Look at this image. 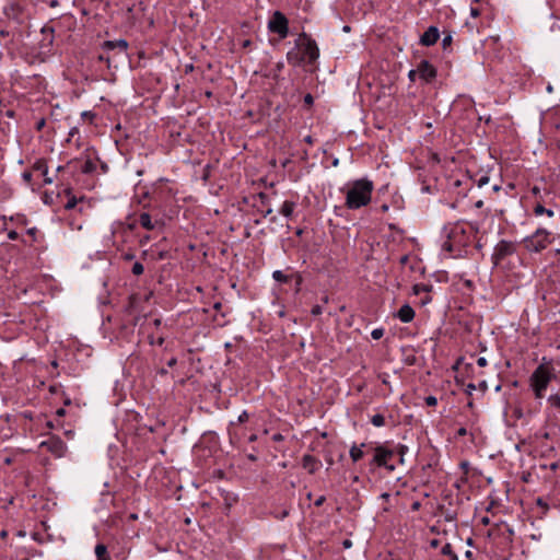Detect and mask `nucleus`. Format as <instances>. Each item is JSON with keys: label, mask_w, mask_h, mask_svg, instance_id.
<instances>
[{"label": "nucleus", "mask_w": 560, "mask_h": 560, "mask_svg": "<svg viewBox=\"0 0 560 560\" xmlns=\"http://www.w3.org/2000/svg\"><path fill=\"white\" fill-rule=\"evenodd\" d=\"M431 301H432L431 296L429 295V293H427V295H425V296H423V298L421 299V304H422V305H427V304H429Z\"/></svg>", "instance_id": "49"}, {"label": "nucleus", "mask_w": 560, "mask_h": 560, "mask_svg": "<svg viewBox=\"0 0 560 560\" xmlns=\"http://www.w3.org/2000/svg\"><path fill=\"white\" fill-rule=\"evenodd\" d=\"M8 238L11 241L19 240V233L14 230L8 232Z\"/></svg>", "instance_id": "39"}, {"label": "nucleus", "mask_w": 560, "mask_h": 560, "mask_svg": "<svg viewBox=\"0 0 560 560\" xmlns=\"http://www.w3.org/2000/svg\"><path fill=\"white\" fill-rule=\"evenodd\" d=\"M441 552L445 556H448L451 558V560H458V557L457 555L453 551V548L451 546V544H445L442 549H441Z\"/></svg>", "instance_id": "25"}, {"label": "nucleus", "mask_w": 560, "mask_h": 560, "mask_svg": "<svg viewBox=\"0 0 560 560\" xmlns=\"http://www.w3.org/2000/svg\"><path fill=\"white\" fill-rule=\"evenodd\" d=\"M500 189H501V186H500L499 184H494V185L492 186V191H493V192H498Z\"/></svg>", "instance_id": "59"}, {"label": "nucleus", "mask_w": 560, "mask_h": 560, "mask_svg": "<svg viewBox=\"0 0 560 560\" xmlns=\"http://www.w3.org/2000/svg\"><path fill=\"white\" fill-rule=\"evenodd\" d=\"M533 213L536 217H540L542 214H547L549 218L555 215V211L552 209H547L542 206L541 202L537 201L533 207Z\"/></svg>", "instance_id": "19"}, {"label": "nucleus", "mask_w": 560, "mask_h": 560, "mask_svg": "<svg viewBox=\"0 0 560 560\" xmlns=\"http://www.w3.org/2000/svg\"><path fill=\"white\" fill-rule=\"evenodd\" d=\"M32 176H33V175H32V173H31V172H24V173L22 174V178H23L26 183H31V180H32Z\"/></svg>", "instance_id": "45"}, {"label": "nucleus", "mask_w": 560, "mask_h": 560, "mask_svg": "<svg viewBox=\"0 0 560 560\" xmlns=\"http://www.w3.org/2000/svg\"><path fill=\"white\" fill-rule=\"evenodd\" d=\"M552 242L551 233L546 229H537L532 235L524 238V246L530 253H540Z\"/></svg>", "instance_id": "4"}, {"label": "nucleus", "mask_w": 560, "mask_h": 560, "mask_svg": "<svg viewBox=\"0 0 560 560\" xmlns=\"http://www.w3.org/2000/svg\"><path fill=\"white\" fill-rule=\"evenodd\" d=\"M319 58L316 40L307 33H301L294 40V47L287 52V60L293 67L313 65Z\"/></svg>", "instance_id": "2"}, {"label": "nucleus", "mask_w": 560, "mask_h": 560, "mask_svg": "<svg viewBox=\"0 0 560 560\" xmlns=\"http://www.w3.org/2000/svg\"><path fill=\"white\" fill-rule=\"evenodd\" d=\"M476 388H477V386L474 383H469V384L466 385L465 393L468 396H471L472 392L476 390Z\"/></svg>", "instance_id": "36"}, {"label": "nucleus", "mask_w": 560, "mask_h": 560, "mask_svg": "<svg viewBox=\"0 0 560 560\" xmlns=\"http://www.w3.org/2000/svg\"><path fill=\"white\" fill-rule=\"evenodd\" d=\"M320 462L313 455L305 454L302 457V466L307 469L310 474H315L319 468Z\"/></svg>", "instance_id": "14"}, {"label": "nucleus", "mask_w": 560, "mask_h": 560, "mask_svg": "<svg viewBox=\"0 0 560 560\" xmlns=\"http://www.w3.org/2000/svg\"><path fill=\"white\" fill-rule=\"evenodd\" d=\"M114 56H115V55H114V54H112V52H105V51H104V54H101V55L98 56V60H100V61H105V62L107 63V66H108V67H110V61H112V59L114 58Z\"/></svg>", "instance_id": "29"}, {"label": "nucleus", "mask_w": 560, "mask_h": 560, "mask_svg": "<svg viewBox=\"0 0 560 560\" xmlns=\"http://www.w3.org/2000/svg\"><path fill=\"white\" fill-rule=\"evenodd\" d=\"M96 560H112L107 547L104 544H97L95 546Z\"/></svg>", "instance_id": "20"}, {"label": "nucleus", "mask_w": 560, "mask_h": 560, "mask_svg": "<svg viewBox=\"0 0 560 560\" xmlns=\"http://www.w3.org/2000/svg\"><path fill=\"white\" fill-rule=\"evenodd\" d=\"M33 170L39 172L44 177V184L49 185L52 183V178L48 176V166L47 162L43 159L37 160L33 164Z\"/></svg>", "instance_id": "15"}, {"label": "nucleus", "mask_w": 560, "mask_h": 560, "mask_svg": "<svg viewBox=\"0 0 560 560\" xmlns=\"http://www.w3.org/2000/svg\"><path fill=\"white\" fill-rule=\"evenodd\" d=\"M548 402L552 407L560 409V394H555V395L549 396Z\"/></svg>", "instance_id": "27"}, {"label": "nucleus", "mask_w": 560, "mask_h": 560, "mask_svg": "<svg viewBox=\"0 0 560 560\" xmlns=\"http://www.w3.org/2000/svg\"><path fill=\"white\" fill-rule=\"evenodd\" d=\"M295 206L294 201L285 200L281 206L280 213L289 219L292 217Z\"/></svg>", "instance_id": "21"}, {"label": "nucleus", "mask_w": 560, "mask_h": 560, "mask_svg": "<svg viewBox=\"0 0 560 560\" xmlns=\"http://www.w3.org/2000/svg\"><path fill=\"white\" fill-rule=\"evenodd\" d=\"M323 313V307L318 304L314 305L311 310V314L314 316H318Z\"/></svg>", "instance_id": "35"}, {"label": "nucleus", "mask_w": 560, "mask_h": 560, "mask_svg": "<svg viewBox=\"0 0 560 560\" xmlns=\"http://www.w3.org/2000/svg\"><path fill=\"white\" fill-rule=\"evenodd\" d=\"M39 446L45 447L57 458L62 457L67 451L66 443L57 435L49 436L46 441H43Z\"/></svg>", "instance_id": "8"}, {"label": "nucleus", "mask_w": 560, "mask_h": 560, "mask_svg": "<svg viewBox=\"0 0 560 560\" xmlns=\"http://www.w3.org/2000/svg\"><path fill=\"white\" fill-rule=\"evenodd\" d=\"M452 39H453V38H452V35H451V34H448V35L444 36V37H443V39H442V46H443V48H446L447 46H450V45H451V43H452Z\"/></svg>", "instance_id": "38"}, {"label": "nucleus", "mask_w": 560, "mask_h": 560, "mask_svg": "<svg viewBox=\"0 0 560 560\" xmlns=\"http://www.w3.org/2000/svg\"><path fill=\"white\" fill-rule=\"evenodd\" d=\"M417 71L418 77L425 82H431L436 77V69L428 60H421Z\"/></svg>", "instance_id": "10"}, {"label": "nucleus", "mask_w": 560, "mask_h": 560, "mask_svg": "<svg viewBox=\"0 0 560 560\" xmlns=\"http://www.w3.org/2000/svg\"><path fill=\"white\" fill-rule=\"evenodd\" d=\"M385 334V329L380 327V328H375L372 330L371 332V337L374 339V340H378L381 339Z\"/></svg>", "instance_id": "30"}, {"label": "nucleus", "mask_w": 560, "mask_h": 560, "mask_svg": "<svg viewBox=\"0 0 560 560\" xmlns=\"http://www.w3.org/2000/svg\"><path fill=\"white\" fill-rule=\"evenodd\" d=\"M176 363H177V359H176L175 357H173V358H171V359L167 361V363H166V364H167V366H168V368H173V366H175V365H176Z\"/></svg>", "instance_id": "52"}, {"label": "nucleus", "mask_w": 560, "mask_h": 560, "mask_svg": "<svg viewBox=\"0 0 560 560\" xmlns=\"http://www.w3.org/2000/svg\"><path fill=\"white\" fill-rule=\"evenodd\" d=\"M532 194L535 195V196H538L540 194V189L537 186H534L532 188Z\"/></svg>", "instance_id": "54"}, {"label": "nucleus", "mask_w": 560, "mask_h": 560, "mask_svg": "<svg viewBox=\"0 0 560 560\" xmlns=\"http://www.w3.org/2000/svg\"><path fill=\"white\" fill-rule=\"evenodd\" d=\"M515 247L512 242L501 240L494 247L491 259L494 266H498L505 257L512 255Z\"/></svg>", "instance_id": "9"}, {"label": "nucleus", "mask_w": 560, "mask_h": 560, "mask_svg": "<svg viewBox=\"0 0 560 560\" xmlns=\"http://www.w3.org/2000/svg\"><path fill=\"white\" fill-rule=\"evenodd\" d=\"M480 15V10L478 7H470V16L478 18Z\"/></svg>", "instance_id": "40"}, {"label": "nucleus", "mask_w": 560, "mask_h": 560, "mask_svg": "<svg viewBox=\"0 0 560 560\" xmlns=\"http://www.w3.org/2000/svg\"><path fill=\"white\" fill-rule=\"evenodd\" d=\"M131 271H132V273H133L135 276H140V275H142V273H143V271H144V267H143V265H142L141 262L136 261V262L133 264V266H132Z\"/></svg>", "instance_id": "28"}, {"label": "nucleus", "mask_w": 560, "mask_h": 560, "mask_svg": "<svg viewBox=\"0 0 560 560\" xmlns=\"http://www.w3.org/2000/svg\"><path fill=\"white\" fill-rule=\"evenodd\" d=\"M374 183L368 177L348 182L340 191L345 194V206L349 210L366 207L372 200Z\"/></svg>", "instance_id": "1"}, {"label": "nucleus", "mask_w": 560, "mask_h": 560, "mask_svg": "<svg viewBox=\"0 0 560 560\" xmlns=\"http://www.w3.org/2000/svg\"><path fill=\"white\" fill-rule=\"evenodd\" d=\"M250 44H252V42H250L249 39H245V40L243 42L242 46H243L244 48H246V47H249V46H250Z\"/></svg>", "instance_id": "60"}, {"label": "nucleus", "mask_w": 560, "mask_h": 560, "mask_svg": "<svg viewBox=\"0 0 560 560\" xmlns=\"http://www.w3.org/2000/svg\"><path fill=\"white\" fill-rule=\"evenodd\" d=\"M465 229L460 224H455L451 228L447 234V241L443 243V249L447 252H455L460 247L468 245V238L465 237Z\"/></svg>", "instance_id": "6"}, {"label": "nucleus", "mask_w": 560, "mask_h": 560, "mask_svg": "<svg viewBox=\"0 0 560 560\" xmlns=\"http://www.w3.org/2000/svg\"><path fill=\"white\" fill-rule=\"evenodd\" d=\"M432 285L425 283H417L412 287V292L415 295H420L421 293H430Z\"/></svg>", "instance_id": "22"}, {"label": "nucleus", "mask_w": 560, "mask_h": 560, "mask_svg": "<svg viewBox=\"0 0 560 560\" xmlns=\"http://www.w3.org/2000/svg\"><path fill=\"white\" fill-rule=\"evenodd\" d=\"M477 364L480 366V368H485L487 364H488V361L485 357H480L477 359Z\"/></svg>", "instance_id": "42"}, {"label": "nucleus", "mask_w": 560, "mask_h": 560, "mask_svg": "<svg viewBox=\"0 0 560 560\" xmlns=\"http://www.w3.org/2000/svg\"><path fill=\"white\" fill-rule=\"evenodd\" d=\"M44 126H45V119H40V120L37 122L36 128H37L38 130H40Z\"/></svg>", "instance_id": "55"}, {"label": "nucleus", "mask_w": 560, "mask_h": 560, "mask_svg": "<svg viewBox=\"0 0 560 560\" xmlns=\"http://www.w3.org/2000/svg\"><path fill=\"white\" fill-rule=\"evenodd\" d=\"M42 33L44 34V38L42 40L40 47L43 49L49 48L54 42V28L52 27H43Z\"/></svg>", "instance_id": "17"}, {"label": "nucleus", "mask_w": 560, "mask_h": 560, "mask_svg": "<svg viewBox=\"0 0 560 560\" xmlns=\"http://www.w3.org/2000/svg\"><path fill=\"white\" fill-rule=\"evenodd\" d=\"M222 304L220 302L214 303L213 308L219 311L221 308Z\"/></svg>", "instance_id": "62"}, {"label": "nucleus", "mask_w": 560, "mask_h": 560, "mask_svg": "<svg viewBox=\"0 0 560 560\" xmlns=\"http://www.w3.org/2000/svg\"><path fill=\"white\" fill-rule=\"evenodd\" d=\"M343 546H345L346 548H349V547L351 546V541H350V540H345V541H343Z\"/></svg>", "instance_id": "64"}, {"label": "nucleus", "mask_w": 560, "mask_h": 560, "mask_svg": "<svg viewBox=\"0 0 560 560\" xmlns=\"http://www.w3.org/2000/svg\"><path fill=\"white\" fill-rule=\"evenodd\" d=\"M325 501H326V497H325V495H320V497H318V498L315 500L314 504H315L316 506H322V505L324 504V502H325Z\"/></svg>", "instance_id": "43"}, {"label": "nucleus", "mask_w": 560, "mask_h": 560, "mask_svg": "<svg viewBox=\"0 0 560 560\" xmlns=\"http://www.w3.org/2000/svg\"><path fill=\"white\" fill-rule=\"evenodd\" d=\"M248 419V413L246 411H243L240 416H238V422H245L246 420Z\"/></svg>", "instance_id": "48"}, {"label": "nucleus", "mask_w": 560, "mask_h": 560, "mask_svg": "<svg viewBox=\"0 0 560 560\" xmlns=\"http://www.w3.org/2000/svg\"><path fill=\"white\" fill-rule=\"evenodd\" d=\"M304 141H305L306 143H308V144H313V138H312V136H306V137L304 138Z\"/></svg>", "instance_id": "58"}, {"label": "nucleus", "mask_w": 560, "mask_h": 560, "mask_svg": "<svg viewBox=\"0 0 560 560\" xmlns=\"http://www.w3.org/2000/svg\"><path fill=\"white\" fill-rule=\"evenodd\" d=\"M139 223L143 229L148 231H152L156 226V222L152 221V218L148 212L140 213Z\"/></svg>", "instance_id": "18"}, {"label": "nucleus", "mask_w": 560, "mask_h": 560, "mask_svg": "<svg viewBox=\"0 0 560 560\" xmlns=\"http://www.w3.org/2000/svg\"><path fill=\"white\" fill-rule=\"evenodd\" d=\"M26 233H27V235H30L32 237L33 242H36V235L38 233L37 228H35V226L30 228V229H27Z\"/></svg>", "instance_id": "34"}, {"label": "nucleus", "mask_w": 560, "mask_h": 560, "mask_svg": "<svg viewBox=\"0 0 560 560\" xmlns=\"http://www.w3.org/2000/svg\"><path fill=\"white\" fill-rule=\"evenodd\" d=\"M270 33L277 34L280 39H284L289 35V20L281 11H275L267 24Z\"/></svg>", "instance_id": "7"}, {"label": "nucleus", "mask_w": 560, "mask_h": 560, "mask_svg": "<svg viewBox=\"0 0 560 560\" xmlns=\"http://www.w3.org/2000/svg\"><path fill=\"white\" fill-rule=\"evenodd\" d=\"M75 133H78V128L77 127L71 128L69 131V136L73 137Z\"/></svg>", "instance_id": "57"}, {"label": "nucleus", "mask_w": 560, "mask_h": 560, "mask_svg": "<svg viewBox=\"0 0 560 560\" xmlns=\"http://www.w3.org/2000/svg\"><path fill=\"white\" fill-rule=\"evenodd\" d=\"M77 203H78V199L75 197H71L68 199L65 208L67 210H71V209L75 208Z\"/></svg>", "instance_id": "32"}, {"label": "nucleus", "mask_w": 560, "mask_h": 560, "mask_svg": "<svg viewBox=\"0 0 560 560\" xmlns=\"http://www.w3.org/2000/svg\"><path fill=\"white\" fill-rule=\"evenodd\" d=\"M16 223L20 224V225H26L27 224V219L26 217L24 215H18L16 217Z\"/></svg>", "instance_id": "41"}, {"label": "nucleus", "mask_w": 560, "mask_h": 560, "mask_svg": "<svg viewBox=\"0 0 560 560\" xmlns=\"http://www.w3.org/2000/svg\"><path fill=\"white\" fill-rule=\"evenodd\" d=\"M389 210V206L387 203H384L381 206V211L382 212H387Z\"/></svg>", "instance_id": "56"}, {"label": "nucleus", "mask_w": 560, "mask_h": 560, "mask_svg": "<svg viewBox=\"0 0 560 560\" xmlns=\"http://www.w3.org/2000/svg\"><path fill=\"white\" fill-rule=\"evenodd\" d=\"M467 434V429L462 427L457 430V435L458 436H465Z\"/></svg>", "instance_id": "53"}, {"label": "nucleus", "mask_w": 560, "mask_h": 560, "mask_svg": "<svg viewBox=\"0 0 560 560\" xmlns=\"http://www.w3.org/2000/svg\"><path fill=\"white\" fill-rule=\"evenodd\" d=\"M490 178L487 175H481L479 178L475 180L476 185L481 188L489 183Z\"/></svg>", "instance_id": "31"}, {"label": "nucleus", "mask_w": 560, "mask_h": 560, "mask_svg": "<svg viewBox=\"0 0 560 560\" xmlns=\"http://www.w3.org/2000/svg\"><path fill=\"white\" fill-rule=\"evenodd\" d=\"M416 77H418V71L417 69H412L409 71L408 73V78L411 80V81H415L416 80Z\"/></svg>", "instance_id": "46"}, {"label": "nucleus", "mask_w": 560, "mask_h": 560, "mask_svg": "<svg viewBox=\"0 0 560 560\" xmlns=\"http://www.w3.org/2000/svg\"><path fill=\"white\" fill-rule=\"evenodd\" d=\"M135 258V254L132 253H125L122 254V259L124 260H132Z\"/></svg>", "instance_id": "51"}, {"label": "nucleus", "mask_w": 560, "mask_h": 560, "mask_svg": "<svg viewBox=\"0 0 560 560\" xmlns=\"http://www.w3.org/2000/svg\"><path fill=\"white\" fill-rule=\"evenodd\" d=\"M482 206H483V201L482 200H478V201L475 202V207L476 208H482Z\"/></svg>", "instance_id": "61"}, {"label": "nucleus", "mask_w": 560, "mask_h": 560, "mask_svg": "<svg viewBox=\"0 0 560 560\" xmlns=\"http://www.w3.org/2000/svg\"><path fill=\"white\" fill-rule=\"evenodd\" d=\"M407 261H408V256H407V255H405V256H402V257L400 258V262H401V264H406Z\"/></svg>", "instance_id": "63"}, {"label": "nucleus", "mask_w": 560, "mask_h": 560, "mask_svg": "<svg viewBox=\"0 0 560 560\" xmlns=\"http://www.w3.org/2000/svg\"><path fill=\"white\" fill-rule=\"evenodd\" d=\"M415 311L413 308L409 305V304H404L399 310L398 312L396 313V317L401 322V323H410L415 318Z\"/></svg>", "instance_id": "13"}, {"label": "nucleus", "mask_w": 560, "mask_h": 560, "mask_svg": "<svg viewBox=\"0 0 560 560\" xmlns=\"http://www.w3.org/2000/svg\"><path fill=\"white\" fill-rule=\"evenodd\" d=\"M440 38V31L436 26H429L427 31L420 37V44L422 46H432Z\"/></svg>", "instance_id": "12"}, {"label": "nucleus", "mask_w": 560, "mask_h": 560, "mask_svg": "<svg viewBox=\"0 0 560 560\" xmlns=\"http://www.w3.org/2000/svg\"><path fill=\"white\" fill-rule=\"evenodd\" d=\"M95 170H96V164H95V162H94L93 160H91V159H88V160L83 163V165H82V167H81V171H82V173H84V174L93 173Z\"/></svg>", "instance_id": "24"}, {"label": "nucleus", "mask_w": 560, "mask_h": 560, "mask_svg": "<svg viewBox=\"0 0 560 560\" xmlns=\"http://www.w3.org/2000/svg\"><path fill=\"white\" fill-rule=\"evenodd\" d=\"M128 46V42L122 38L116 40H106L102 44V50L105 52H113L118 50L121 54H126Z\"/></svg>", "instance_id": "11"}, {"label": "nucleus", "mask_w": 560, "mask_h": 560, "mask_svg": "<svg viewBox=\"0 0 560 560\" xmlns=\"http://www.w3.org/2000/svg\"><path fill=\"white\" fill-rule=\"evenodd\" d=\"M478 388L482 392H487L488 390V384L486 381H481L479 384H478Z\"/></svg>", "instance_id": "47"}, {"label": "nucleus", "mask_w": 560, "mask_h": 560, "mask_svg": "<svg viewBox=\"0 0 560 560\" xmlns=\"http://www.w3.org/2000/svg\"><path fill=\"white\" fill-rule=\"evenodd\" d=\"M371 423L377 428L383 427L385 424V418L381 413L373 415L371 417Z\"/></svg>", "instance_id": "26"}, {"label": "nucleus", "mask_w": 560, "mask_h": 560, "mask_svg": "<svg viewBox=\"0 0 560 560\" xmlns=\"http://www.w3.org/2000/svg\"><path fill=\"white\" fill-rule=\"evenodd\" d=\"M551 378L552 374L546 365L540 364L536 368L530 376V386L536 398L544 397L545 390L547 389Z\"/></svg>", "instance_id": "5"}, {"label": "nucleus", "mask_w": 560, "mask_h": 560, "mask_svg": "<svg viewBox=\"0 0 560 560\" xmlns=\"http://www.w3.org/2000/svg\"><path fill=\"white\" fill-rule=\"evenodd\" d=\"M408 451V447L406 445H399V454H400V462L404 460V455Z\"/></svg>", "instance_id": "44"}, {"label": "nucleus", "mask_w": 560, "mask_h": 560, "mask_svg": "<svg viewBox=\"0 0 560 560\" xmlns=\"http://www.w3.org/2000/svg\"><path fill=\"white\" fill-rule=\"evenodd\" d=\"M304 103L307 106H312L314 104V97L312 94L307 93L304 95Z\"/></svg>", "instance_id": "37"}, {"label": "nucleus", "mask_w": 560, "mask_h": 560, "mask_svg": "<svg viewBox=\"0 0 560 560\" xmlns=\"http://www.w3.org/2000/svg\"><path fill=\"white\" fill-rule=\"evenodd\" d=\"M370 450L373 452V457L369 462L370 471L374 472L376 468H385L389 472L395 470L396 465L393 463L395 452L393 450L382 444L370 446Z\"/></svg>", "instance_id": "3"}, {"label": "nucleus", "mask_w": 560, "mask_h": 560, "mask_svg": "<svg viewBox=\"0 0 560 560\" xmlns=\"http://www.w3.org/2000/svg\"><path fill=\"white\" fill-rule=\"evenodd\" d=\"M272 278L275 281L280 282V283H288L291 279L290 276L283 273L281 270H275L272 272Z\"/></svg>", "instance_id": "23"}, {"label": "nucleus", "mask_w": 560, "mask_h": 560, "mask_svg": "<svg viewBox=\"0 0 560 560\" xmlns=\"http://www.w3.org/2000/svg\"><path fill=\"white\" fill-rule=\"evenodd\" d=\"M163 343H164L163 337H159L156 340L151 339V345L162 346Z\"/></svg>", "instance_id": "50"}, {"label": "nucleus", "mask_w": 560, "mask_h": 560, "mask_svg": "<svg viewBox=\"0 0 560 560\" xmlns=\"http://www.w3.org/2000/svg\"><path fill=\"white\" fill-rule=\"evenodd\" d=\"M371 445H368L366 443H361L360 445L353 444L350 447L349 455L353 463L359 462L364 456V448H368V452L370 450Z\"/></svg>", "instance_id": "16"}, {"label": "nucleus", "mask_w": 560, "mask_h": 560, "mask_svg": "<svg viewBox=\"0 0 560 560\" xmlns=\"http://www.w3.org/2000/svg\"><path fill=\"white\" fill-rule=\"evenodd\" d=\"M424 401L430 407H433V406L438 405V398L435 396H432V395L425 397Z\"/></svg>", "instance_id": "33"}]
</instances>
